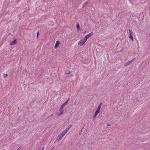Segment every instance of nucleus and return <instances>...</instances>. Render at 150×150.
<instances>
[{"label": "nucleus", "mask_w": 150, "mask_h": 150, "mask_svg": "<svg viewBox=\"0 0 150 150\" xmlns=\"http://www.w3.org/2000/svg\"><path fill=\"white\" fill-rule=\"evenodd\" d=\"M67 132H66L65 130H64L61 133H60V134L63 137L66 134Z\"/></svg>", "instance_id": "nucleus-11"}, {"label": "nucleus", "mask_w": 150, "mask_h": 150, "mask_svg": "<svg viewBox=\"0 0 150 150\" xmlns=\"http://www.w3.org/2000/svg\"><path fill=\"white\" fill-rule=\"evenodd\" d=\"M69 98L63 104L61 105L60 108V110H62L64 107L67 105V103H68L69 101Z\"/></svg>", "instance_id": "nucleus-3"}, {"label": "nucleus", "mask_w": 150, "mask_h": 150, "mask_svg": "<svg viewBox=\"0 0 150 150\" xmlns=\"http://www.w3.org/2000/svg\"><path fill=\"white\" fill-rule=\"evenodd\" d=\"M38 35H39V33H38V32L37 33V37L38 38Z\"/></svg>", "instance_id": "nucleus-16"}, {"label": "nucleus", "mask_w": 150, "mask_h": 150, "mask_svg": "<svg viewBox=\"0 0 150 150\" xmlns=\"http://www.w3.org/2000/svg\"><path fill=\"white\" fill-rule=\"evenodd\" d=\"M82 129L81 130V132H82Z\"/></svg>", "instance_id": "nucleus-20"}, {"label": "nucleus", "mask_w": 150, "mask_h": 150, "mask_svg": "<svg viewBox=\"0 0 150 150\" xmlns=\"http://www.w3.org/2000/svg\"><path fill=\"white\" fill-rule=\"evenodd\" d=\"M44 147H43L42 148V150H44Z\"/></svg>", "instance_id": "nucleus-19"}, {"label": "nucleus", "mask_w": 150, "mask_h": 150, "mask_svg": "<svg viewBox=\"0 0 150 150\" xmlns=\"http://www.w3.org/2000/svg\"><path fill=\"white\" fill-rule=\"evenodd\" d=\"M81 134V133H79V134L80 135Z\"/></svg>", "instance_id": "nucleus-21"}, {"label": "nucleus", "mask_w": 150, "mask_h": 150, "mask_svg": "<svg viewBox=\"0 0 150 150\" xmlns=\"http://www.w3.org/2000/svg\"><path fill=\"white\" fill-rule=\"evenodd\" d=\"M129 38L130 39H131L132 41H133V36H132V33L131 31L129 30Z\"/></svg>", "instance_id": "nucleus-6"}, {"label": "nucleus", "mask_w": 150, "mask_h": 150, "mask_svg": "<svg viewBox=\"0 0 150 150\" xmlns=\"http://www.w3.org/2000/svg\"><path fill=\"white\" fill-rule=\"evenodd\" d=\"M135 59V58H134L133 59L129 61L127 63H126L125 64L124 66L125 67H127L128 66L129 64H131L132 61H133Z\"/></svg>", "instance_id": "nucleus-5"}, {"label": "nucleus", "mask_w": 150, "mask_h": 150, "mask_svg": "<svg viewBox=\"0 0 150 150\" xmlns=\"http://www.w3.org/2000/svg\"><path fill=\"white\" fill-rule=\"evenodd\" d=\"M93 35V32H91L88 34L87 35H86L84 38L87 40L90 37L92 36Z\"/></svg>", "instance_id": "nucleus-4"}, {"label": "nucleus", "mask_w": 150, "mask_h": 150, "mask_svg": "<svg viewBox=\"0 0 150 150\" xmlns=\"http://www.w3.org/2000/svg\"><path fill=\"white\" fill-rule=\"evenodd\" d=\"M16 39L15 40L13 41L10 42V45H15L16 43Z\"/></svg>", "instance_id": "nucleus-7"}, {"label": "nucleus", "mask_w": 150, "mask_h": 150, "mask_svg": "<svg viewBox=\"0 0 150 150\" xmlns=\"http://www.w3.org/2000/svg\"><path fill=\"white\" fill-rule=\"evenodd\" d=\"M4 75H5V76L4 77H6L7 76V75H6V74H4Z\"/></svg>", "instance_id": "nucleus-18"}, {"label": "nucleus", "mask_w": 150, "mask_h": 150, "mask_svg": "<svg viewBox=\"0 0 150 150\" xmlns=\"http://www.w3.org/2000/svg\"><path fill=\"white\" fill-rule=\"evenodd\" d=\"M101 107V104L100 103L98 105V108H97V110L95 112L93 116V118L95 119L98 114L100 112V110Z\"/></svg>", "instance_id": "nucleus-1"}, {"label": "nucleus", "mask_w": 150, "mask_h": 150, "mask_svg": "<svg viewBox=\"0 0 150 150\" xmlns=\"http://www.w3.org/2000/svg\"><path fill=\"white\" fill-rule=\"evenodd\" d=\"M88 4L87 2H86L83 5V7L85 6L86 5Z\"/></svg>", "instance_id": "nucleus-14"}, {"label": "nucleus", "mask_w": 150, "mask_h": 150, "mask_svg": "<svg viewBox=\"0 0 150 150\" xmlns=\"http://www.w3.org/2000/svg\"><path fill=\"white\" fill-rule=\"evenodd\" d=\"M107 126H110V124H107Z\"/></svg>", "instance_id": "nucleus-17"}, {"label": "nucleus", "mask_w": 150, "mask_h": 150, "mask_svg": "<svg viewBox=\"0 0 150 150\" xmlns=\"http://www.w3.org/2000/svg\"><path fill=\"white\" fill-rule=\"evenodd\" d=\"M86 41V40L83 38L78 42V44L80 46H81L84 45Z\"/></svg>", "instance_id": "nucleus-2"}, {"label": "nucleus", "mask_w": 150, "mask_h": 150, "mask_svg": "<svg viewBox=\"0 0 150 150\" xmlns=\"http://www.w3.org/2000/svg\"><path fill=\"white\" fill-rule=\"evenodd\" d=\"M76 27L78 30H79V29L80 28V26L79 23H78L76 24Z\"/></svg>", "instance_id": "nucleus-12"}, {"label": "nucleus", "mask_w": 150, "mask_h": 150, "mask_svg": "<svg viewBox=\"0 0 150 150\" xmlns=\"http://www.w3.org/2000/svg\"><path fill=\"white\" fill-rule=\"evenodd\" d=\"M72 125H70L65 129V131L66 132H67L68 131L69 129L71 127Z\"/></svg>", "instance_id": "nucleus-9"}, {"label": "nucleus", "mask_w": 150, "mask_h": 150, "mask_svg": "<svg viewBox=\"0 0 150 150\" xmlns=\"http://www.w3.org/2000/svg\"><path fill=\"white\" fill-rule=\"evenodd\" d=\"M76 150H78V149H76Z\"/></svg>", "instance_id": "nucleus-22"}, {"label": "nucleus", "mask_w": 150, "mask_h": 150, "mask_svg": "<svg viewBox=\"0 0 150 150\" xmlns=\"http://www.w3.org/2000/svg\"><path fill=\"white\" fill-rule=\"evenodd\" d=\"M62 137L63 136H62V135H61V134H60L58 135L57 137V139L58 140V141H59L61 140V139H62Z\"/></svg>", "instance_id": "nucleus-10"}, {"label": "nucleus", "mask_w": 150, "mask_h": 150, "mask_svg": "<svg viewBox=\"0 0 150 150\" xmlns=\"http://www.w3.org/2000/svg\"><path fill=\"white\" fill-rule=\"evenodd\" d=\"M70 74V72L69 71H67L65 73V74Z\"/></svg>", "instance_id": "nucleus-15"}, {"label": "nucleus", "mask_w": 150, "mask_h": 150, "mask_svg": "<svg viewBox=\"0 0 150 150\" xmlns=\"http://www.w3.org/2000/svg\"><path fill=\"white\" fill-rule=\"evenodd\" d=\"M63 113V111L62 110L58 114V115H61Z\"/></svg>", "instance_id": "nucleus-13"}, {"label": "nucleus", "mask_w": 150, "mask_h": 150, "mask_svg": "<svg viewBox=\"0 0 150 150\" xmlns=\"http://www.w3.org/2000/svg\"><path fill=\"white\" fill-rule=\"evenodd\" d=\"M59 43H60V42L59 41H57L56 42V43L55 44V45L54 46V47L56 48H57V47L58 46Z\"/></svg>", "instance_id": "nucleus-8"}]
</instances>
